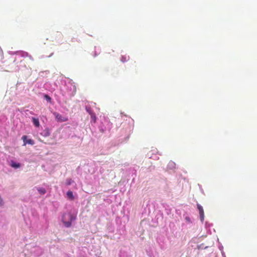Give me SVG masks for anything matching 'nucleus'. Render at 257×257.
I'll use <instances>...</instances> for the list:
<instances>
[{
	"mask_svg": "<svg viewBox=\"0 0 257 257\" xmlns=\"http://www.w3.org/2000/svg\"><path fill=\"white\" fill-rule=\"evenodd\" d=\"M27 136H23L22 138V139L23 140L24 142V146H26L27 144H30L31 145H33L34 144V141L32 139L27 140Z\"/></svg>",
	"mask_w": 257,
	"mask_h": 257,
	"instance_id": "nucleus-3",
	"label": "nucleus"
},
{
	"mask_svg": "<svg viewBox=\"0 0 257 257\" xmlns=\"http://www.w3.org/2000/svg\"><path fill=\"white\" fill-rule=\"evenodd\" d=\"M67 196L70 200H73L74 199L72 191L69 190L67 192Z\"/></svg>",
	"mask_w": 257,
	"mask_h": 257,
	"instance_id": "nucleus-4",
	"label": "nucleus"
},
{
	"mask_svg": "<svg viewBox=\"0 0 257 257\" xmlns=\"http://www.w3.org/2000/svg\"><path fill=\"white\" fill-rule=\"evenodd\" d=\"M32 121L34 125L36 127L40 126V122L38 118L35 117H32Z\"/></svg>",
	"mask_w": 257,
	"mask_h": 257,
	"instance_id": "nucleus-5",
	"label": "nucleus"
},
{
	"mask_svg": "<svg viewBox=\"0 0 257 257\" xmlns=\"http://www.w3.org/2000/svg\"><path fill=\"white\" fill-rule=\"evenodd\" d=\"M37 190L39 193L42 195L45 194L46 192V190L43 188H39Z\"/></svg>",
	"mask_w": 257,
	"mask_h": 257,
	"instance_id": "nucleus-7",
	"label": "nucleus"
},
{
	"mask_svg": "<svg viewBox=\"0 0 257 257\" xmlns=\"http://www.w3.org/2000/svg\"><path fill=\"white\" fill-rule=\"evenodd\" d=\"M128 56H122L121 60L122 62H124L128 59Z\"/></svg>",
	"mask_w": 257,
	"mask_h": 257,
	"instance_id": "nucleus-9",
	"label": "nucleus"
},
{
	"mask_svg": "<svg viewBox=\"0 0 257 257\" xmlns=\"http://www.w3.org/2000/svg\"><path fill=\"white\" fill-rule=\"evenodd\" d=\"M197 208L199 210L200 220L202 222L204 218V213L203 207L199 204H197Z\"/></svg>",
	"mask_w": 257,
	"mask_h": 257,
	"instance_id": "nucleus-2",
	"label": "nucleus"
},
{
	"mask_svg": "<svg viewBox=\"0 0 257 257\" xmlns=\"http://www.w3.org/2000/svg\"><path fill=\"white\" fill-rule=\"evenodd\" d=\"M44 133H45V134H44V136L45 137H48V136H50V133H49V130H48V129H46V130H45L44 131Z\"/></svg>",
	"mask_w": 257,
	"mask_h": 257,
	"instance_id": "nucleus-8",
	"label": "nucleus"
},
{
	"mask_svg": "<svg viewBox=\"0 0 257 257\" xmlns=\"http://www.w3.org/2000/svg\"><path fill=\"white\" fill-rule=\"evenodd\" d=\"M55 118L58 122H64L66 121L68 119L67 118L62 116L60 114L55 112L54 113Z\"/></svg>",
	"mask_w": 257,
	"mask_h": 257,
	"instance_id": "nucleus-1",
	"label": "nucleus"
},
{
	"mask_svg": "<svg viewBox=\"0 0 257 257\" xmlns=\"http://www.w3.org/2000/svg\"><path fill=\"white\" fill-rule=\"evenodd\" d=\"M67 185H70L71 184V179H70L69 181H67Z\"/></svg>",
	"mask_w": 257,
	"mask_h": 257,
	"instance_id": "nucleus-11",
	"label": "nucleus"
},
{
	"mask_svg": "<svg viewBox=\"0 0 257 257\" xmlns=\"http://www.w3.org/2000/svg\"><path fill=\"white\" fill-rule=\"evenodd\" d=\"M44 98L49 102H51V98L48 96L47 94H45L44 95Z\"/></svg>",
	"mask_w": 257,
	"mask_h": 257,
	"instance_id": "nucleus-10",
	"label": "nucleus"
},
{
	"mask_svg": "<svg viewBox=\"0 0 257 257\" xmlns=\"http://www.w3.org/2000/svg\"><path fill=\"white\" fill-rule=\"evenodd\" d=\"M71 223L69 222H66L65 225H70Z\"/></svg>",
	"mask_w": 257,
	"mask_h": 257,
	"instance_id": "nucleus-12",
	"label": "nucleus"
},
{
	"mask_svg": "<svg viewBox=\"0 0 257 257\" xmlns=\"http://www.w3.org/2000/svg\"><path fill=\"white\" fill-rule=\"evenodd\" d=\"M11 166V167L14 168H18L20 167V164L19 163H17L14 161H12Z\"/></svg>",
	"mask_w": 257,
	"mask_h": 257,
	"instance_id": "nucleus-6",
	"label": "nucleus"
}]
</instances>
